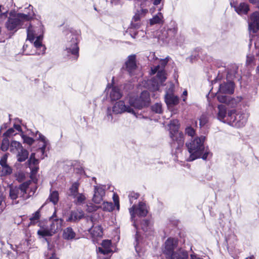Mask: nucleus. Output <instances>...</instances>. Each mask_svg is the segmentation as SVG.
Segmentation results:
<instances>
[{"mask_svg": "<svg viewBox=\"0 0 259 259\" xmlns=\"http://www.w3.org/2000/svg\"><path fill=\"white\" fill-rule=\"evenodd\" d=\"M205 140L204 136H201L186 143L189 154V156L186 158L187 161H192L200 158L206 160L211 157V154L208 148L204 146Z\"/></svg>", "mask_w": 259, "mask_h": 259, "instance_id": "nucleus-1", "label": "nucleus"}, {"mask_svg": "<svg viewBox=\"0 0 259 259\" xmlns=\"http://www.w3.org/2000/svg\"><path fill=\"white\" fill-rule=\"evenodd\" d=\"M167 62V58L161 60L159 65L151 69L152 73H157V74L155 77L151 79L145 81L143 85L145 88L151 91H156L159 90L160 85H163V83L166 79L164 68Z\"/></svg>", "mask_w": 259, "mask_h": 259, "instance_id": "nucleus-2", "label": "nucleus"}, {"mask_svg": "<svg viewBox=\"0 0 259 259\" xmlns=\"http://www.w3.org/2000/svg\"><path fill=\"white\" fill-rule=\"evenodd\" d=\"M39 32H36V28H33L30 25L27 29V39L29 40L32 44H33L34 47L36 49V52L32 53H26V55H40L45 53L46 47L42 44V40L43 39V26L41 24H39Z\"/></svg>", "mask_w": 259, "mask_h": 259, "instance_id": "nucleus-3", "label": "nucleus"}, {"mask_svg": "<svg viewBox=\"0 0 259 259\" xmlns=\"http://www.w3.org/2000/svg\"><path fill=\"white\" fill-rule=\"evenodd\" d=\"M130 104H125L123 100L116 102L112 108L108 107L106 111V115L105 119L109 122H114L112 116V113L115 114H122L124 112H128L135 114V112Z\"/></svg>", "mask_w": 259, "mask_h": 259, "instance_id": "nucleus-4", "label": "nucleus"}, {"mask_svg": "<svg viewBox=\"0 0 259 259\" xmlns=\"http://www.w3.org/2000/svg\"><path fill=\"white\" fill-rule=\"evenodd\" d=\"M55 214V212L54 214ZM54 215L50 218L45 228H41L37 231L38 235L42 237L50 236L61 230L63 220L55 218Z\"/></svg>", "mask_w": 259, "mask_h": 259, "instance_id": "nucleus-5", "label": "nucleus"}, {"mask_svg": "<svg viewBox=\"0 0 259 259\" xmlns=\"http://www.w3.org/2000/svg\"><path fill=\"white\" fill-rule=\"evenodd\" d=\"M29 18V16L24 14L18 13L12 16L11 13L5 23V27L8 30L15 32L21 27L24 21H27Z\"/></svg>", "mask_w": 259, "mask_h": 259, "instance_id": "nucleus-6", "label": "nucleus"}, {"mask_svg": "<svg viewBox=\"0 0 259 259\" xmlns=\"http://www.w3.org/2000/svg\"><path fill=\"white\" fill-rule=\"evenodd\" d=\"M248 117L247 113L241 112H237L235 110L233 109V113L229 124L237 128L243 127L246 123Z\"/></svg>", "mask_w": 259, "mask_h": 259, "instance_id": "nucleus-7", "label": "nucleus"}, {"mask_svg": "<svg viewBox=\"0 0 259 259\" xmlns=\"http://www.w3.org/2000/svg\"><path fill=\"white\" fill-rule=\"evenodd\" d=\"M150 102V95L148 91H143L138 98L131 97L128 103L135 108L141 109L147 105Z\"/></svg>", "mask_w": 259, "mask_h": 259, "instance_id": "nucleus-8", "label": "nucleus"}, {"mask_svg": "<svg viewBox=\"0 0 259 259\" xmlns=\"http://www.w3.org/2000/svg\"><path fill=\"white\" fill-rule=\"evenodd\" d=\"M29 185V182H24L19 187H11L10 189V197L15 200L19 197L24 198L26 190Z\"/></svg>", "mask_w": 259, "mask_h": 259, "instance_id": "nucleus-9", "label": "nucleus"}, {"mask_svg": "<svg viewBox=\"0 0 259 259\" xmlns=\"http://www.w3.org/2000/svg\"><path fill=\"white\" fill-rule=\"evenodd\" d=\"M217 118L220 121L229 124L233 110H227L225 105H220L218 106Z\"/></svg>", "mask_w": 259, "mask_h": 259, "instance_id": "nucleus-10", "label": "nucleus"}, {"mask_svg": "<svg viewBox=\"0 0 259 259\" xmlns=\"http://www.w3.org/2000/svg\"><path fill=\"white\" fill-rule=\"evenodd\" d=\"M71 40L68 41L66 45V51L67 53H71L74 56L75 59L78 57L79 47H78V40L75 35L71 34Z\"/></svg>", "mask_w": 259, "mask_h": 259, "instance_id": "nucleus-11", "label": "nucleus"}, {"mask_svg": "<svg viewBox=\"0 0 259 259\" xmlns=\"http://www.w3.org/2000/svg\"><path fill=\"white\" fill-rule=\"evenodd\" d=\"M129 211L132 220H134L136 214L143 217L146 216L148 212L146 204L142 202L139 203L138 207L134 205L129 209Z\"/></svg>", "mask_w": 259, "mask_h": 259, "instance_id": "nucleus-12", "label": "nucleus"}, {"mask_svg": "<svg viewBox=\"0 0 259 259\" xmlns=\"http://www.w3.org/2000/svg\"><path fill=\"white\" fill-rule=\"evenodd\" d=\"M177 245L178 243L176 240L173 238L167 239L164 244V247L163 249V253L166 259L178 249H177Z\"/></svg>", "mask_w": 259, "mask_h": 259, "instance_id": "nucleus-13", "label": "nucleus"}, {"mask_svg": "<svg viewBox=\"0 0 259 259\" xmlns=\"http://www.w3.org/2000/svg\"><path fill=\"white\" fill-rule=\"evenodd\" d=\"M170 137L173 142L171 146L176 149H179L184 143V135L181 132H175L174 134L170 133Z\"/></svg>", "mask_w": 259, "mask_h": 259, "instance_id": "nucleus-14", "label": "nucleus"}, {"mask_svg": "<svg viewBox=\"0 0 259 259\" xmlns=\"http://www.w3.org/2000/svg\"><path fill=\"white\" fill-rule=\"evenodd\" d=\"M250 31L255 33L259 30V12H255L251 14L248 21Z\"/></svg>", "mask_w": 259, "mask_h": 259, "instance_id": "nucleus-15", "label": "nucleus"}, {"mask_svg": "<svg viewBox=\"0 0 259 259\" xmlns=\"http://www.w3.org/2000/svg\"><path fill=\"white\" fill-rule=\"evenodd\" d=\"M105 195L104 186L101 185L94 186V194L93 201L96 204H100L103 201V197Z\"/></svg>", "mask_w": 259, "mask_h": 259, "instance_id": "nucleus-16", "label": "nucleus"}, {"mask_svg": "<svg viewBox=\"0 0 259 259\" xmlns=\"http://www.w3.org/2000/svg\"><path fill=\"white\" fill-rule=\"evenodd\" d=\"M107 94L111 101L117 100L122 97V93L119 88L115 86L107 87L106 89Z\"/></svg>", "mask_w": 259, "mask_h": 259, "instance_id": "nucleus-17", "label": "nucleus"}, {"mask_svg": "<svg viewBox=\"0 0 259 259\" xmlns=\"http://www.w3.org/2000/svg\"><path fill=\"white\" fill-rule=\"evenodd\" d=\"M234 91V84L232 81L224 82L220 84L219 92L222 94H232Z\"/></svg>", "mask_w": 259, "mask_h": 259, "instance_id": "nucleus-18", "label": "nucleus"}, {"mask_svg": "<svg viewBox=\"0 0 259 259\" xmlns=\"http://www.w3.org/2000/svg\"><path fill=\"white\" fill-rule=\"evenodd\" d=\"M136 57L135 55L128 56L127 60L125 63L126 69L131 75H133L134 71L136 68Z\"/></svg>", "mask_w": 259, "mask_h": 259, "instance_id": "nucleus-19", "label": "nucleus"}, {"mask_svg": "<svg viewBox=\"0 0 259 259\" xmlns=\"http://www.w3.org/2000/svg\"><path fill=\"white\" fill-rule=\"evenodd\" d=\"M165 102L168 106H172L178 104L179 98L171 92H166L165 95Z\"/></svg>", "mask_w": 259, "mask_h": 259, "instance_id": "nucleus-20", "label": "nucleus"}, {"mask_svg": "<svg viewBox=\"0 0 259 259\" xmlns=\"http://www.w3.org/2000/svg\"><path fill=\"white\" fill-rule=\"evenodd\" d=\"M84 217V213L81 209L72 211L70 216L67 220L68 222H75L81 219Z\"/></svg>", "mask_w": 259, "mask_h": 259, "instance_id": "nucleus-21", "label": "nucleus"}, {"mask_svg": "<svg viewBox=\"0 0 259 259\" xmlns=\"http://www.w3.org/2000/svg\"><path fill=\"white\" fill-rule=\"evenodd\" d=\"M188 257L187 252L184 249L180 248L173 252L167 259H187Z\"/></svg>", "mask_w": 259, "mask_h": 259, "instance_id": "nucleus-22", "label": "nucleus"}, {"mask_svg": "<svg viewBox=\"0 0 259 259\" xmlns=\"http://www.w3.org/2000/svg\"><path fill=\"white\" fill-rule=\"evenodd\" d=\"M102 247L98 248L99 252L103 254H107L111 252V242L109 240H104L102 241Z\"/></svg>", "mask_w": 259, "mask_h": 259, "instance_id": "nucleus-23", "label": "nucleus"}, {"mask_svg": "<svg viewBox=\"0 0 259 259\" xmlns=\"http://www.w3.org/2000/svg\"><path fill=\"white\" fill-rule=\"evenodd\" d=\"M76 233L71 227H67L65 229L63 232V237L68 240H72L75 238Z\"/></svg>", "mask_w": 259, "mask_h": 259, "instance_id": "nucleus-24", "label": "nucleus"}, {"mask_svg": "<svg viewBox=\"0 0 259 259\" xmlns=\"http://www.w3.org/2000/svg\"><path fill=\"white\" fill-rule=\"evenodd\" d=\"M38 135V137L37 139L42 142L43 144L40 148H39L38 151L41 152L43 155L45 153V149L46 148L48 144V141L46 139V137L42 135L41 133L37 132L36 135Z\"/></svg>", "mask_w": 259, "mask_h": 259, "instance_id": "nucleus-25", "label": "nucleus"}, {"mask_svg": "<svg viewBox=\"0 0 259 259\" xmlns=\"http://www.w3.org/2000/svg\"><path fill=\"white\" fill-rule=\"evenodd\" d=\"M235 9L239 14H245L249 11V6L247 4L242 3L238 6L235 7Z\"/></svg>", "mask_w": 259, "mask_h": 259, "instance_id": "nucleus-26", "label": "nucleus"}, {"mask_svg": "<svg viewBox=\"0 0 259 259\" xmlns=\"http://www.w3.org/2000/svg\"><path fill=\"white\" fill-rule=\"evenodd\" d=\"M89 231L93 237H101L102 236V229L100 226H97L95 227H93L89 229Z\"/></svg>", "mask_w": 259, "mask_h": 259, "instance_id": "nucleus-27", "label": "nucleus"}, {"mask_svg": "<svg viewBox=\"0 0 259 259\" xmlns=\"http://www.w3.org/2000/svg\"><path fill=\"white\" fill-rule=\"evenodd\" d=\"M79 183L77 182L73 183L69 189L68 195L71 197L75 196L78 193Z\"/></svg>", "mask_w": 259, "mask_h": 259, "instance_id": "nucleus-28", "label": "nucleus"}, {"mask_svg": "<svg viewBox=\"0 0 259 259\" xmlns=\"http://www.w3.org/2000/svg\"><path fill=\"white\" fill-rule=\"evenodd\" d=\"M23 147L22 146L20 142H18L16 141H12L10 144V151L14 153H16L22 149Z\"/></svg>", "mask_w": 259, "mask_h": 259, "instance_id": "nucleus-29", "label": "nucleus"}, {"mask_svg": "<svg viewBox=\"0 0 259 259\" xmlns=\"http://www.w3.org/2000/svg\"><path fill=\"white\" fill-rule=\"evenodd\" d=\"M73 198L74 199V203L78 205L84 204L86 200V196L83 193H79Z\"/></svg>", "mask_w": 259, "mask_h": 259, "instance_id": "nucleus-30", "label": "nucleus"}, {"mask_svg": "<svg viewBox=\"0 0 259 259\" xmlns=\"http://www.w3.org/2000/svg\"><path fill=\"white\" fill-rule=\"evenodd\" d=\"M28 156V152L22 148L17 153L18 160L20 162L24 161Z\"/></svg>", "mask_w": 259, "mask_h": 259, "instance_id": "nucleus-31", "label": "nucleus"}, {"mask_svg": "<svg viewBox=\"0 0 259 259\" xmlns=\"http://www.w3.org/2000/svg\"><path fill=\"white\" fill-rule=\"evenodd\" d=\"M163 15L161 13L159 12L157 15L150 20V25L159 24L162 22Z\"/></svg>", "mask_w": 259, "mask_h": 259, "instance_id": "nucleus-32", "label": "nucleus"}, {"mask_svg": "<svg viewBox=\"0 0 259 259\" xmlns=\"http://www.w3.org/2000/svg\"><path fill=\"white\" fill-rule=\"evenodd\" d=\"M142 17L140 13H137L134 16L132 21V25L135 28H138L140 25V21L141 18Z\"/></svg>", "mask_w": 259, "mask_h": 259, "instance_id": "nucleus-33", "label": "nucleus"}, {"mask_svg": "<svg viewBox=\"0 0 259 259\" xmlns=\"http://www.w3.org/2000/svg\"><path fill=\"white\" fill-rule=\"evenodd\" d=\"M49 200L54 204H56L59 200V193L57 191H52L49 196L48 200Z\"/></svg>", "mask_w": 259, "mask_h": 259, "instance_id": "nucleus-34", "label": "nucleus"}, {"mask_svg": "<svg viewBox=\"0 0 259 259\" xmlns=\"http://www.w3.org/2000/svg\"><path fill=\"white\" fill-rule=\"evenodd\" d=\"M177 32V28L174 27L172 28H168L166 31L165 32V34L164 35H166V37L167 38H169L171 39L174 38Z\"/></svg>", "mask_w": 259, "mask_h": 259, "instance_id": "nucleus-35", "label": "nucleus"}, {"mask_svg": "<svg viewBox=\"0 0 259 259\" xmlns=\"http://www.w3.org/2000/svg\"><path fill=\"white\" fill-rule=\"evenodd\" d=\"M12 172V168L8 165L2 166V169L0 171L1 176H5L9 175Z\"/></svg>", "mask_w": 259, "mask_h": 259, "instance_id": "nucleus-36", "label": "nucleus"}, {"mask_svg": "<svg viewBox=\"0 0 259 259\" xmlns=\"http://www.w3.org/2000/svg\"><path fill=\"white\" fill-rule=\"evenodd\" d=\"M101 207L105 211H111L114 208V205L111 202H104Z\"/></svg>", "mask_w": 259, "mask_h": 259, "instance_id": "nucleus-37", "label": "nucleus"}, {"mask_svg": "<svg viewBox=\"0 0 259 259\" xmlns=\"http://www.w3.org/2000/svg\"><path fill=\"white\" fill-rule=\"evenodd\" d=\"M40 218V212L38 210L34 213L32 214V216L30 218V223L34 224L36 223Z\"/></svg>", "mask_w": 259, "mask_h": 259, "instance_id": "nucleus-38", "label": "nucleus"}, {"mask_svg": "<svg viewBox=\"0 0 259 259\" xmlns=\"http://www.w3.org/2000/svg\"><path fill=\"white\" fill-rule=\"evenodd\" d=\"M152 110L156 113L162 112V105L160 103H156L151 107Z\"/></svg>", "mask_w": 259, "mask_h": 259, "instance_id": "nucleus-39", "label": "nucleus"}, {"mask_svg": "<svg viewBox=\"0 0 259 259\" xmlns=\"http://www.w3.org/2000/svg\"><path fill=\"white\" fill-rule=\"evenodd\" d=\"M22 139L23 140V143H26L29 145H31L34 140L32 138L29 137L27 136L26 135H21Z\"/></svg>", "mask_w": 259, "mask_h": 259, "instance_id": "nucleus-40", "label": "nucleus"}, {"mask_svg": "<svg viewBox=\"0 0 259 259\" xmlns=\"http://www.w3.org/2000/svg\"><path fill=\"white\" fill-rule=\"evenodd\" d=\"M9 140L7 138L4 139L2 142L1 149L3 151H7L9 148Z\"/></svg>", "mask_w": 259, "mask_h": 259, "instance_id": "nucleus-41", "label": "nucleus"}, {"mask_svg": "<svg viewBox=\"0 0 259 259\" xmlns=\"http://www.w3.org/2000/svg\"><path fill=\"white\" fill-rule=\"evenodd\" d=\"M207 121H208V117L207 116V115H205V114L202 115L200 116V119H199L200 126L201 127V126L205 125L206 124V123L207 122Z\"/></svg>", "mask_w": 259, "mask_h": 259, "instance_id": "nucleus-42", "label": "nucleus"}, {"mask_svg": "<svg viewBox=\"0 0 259 259\" xmlns=\"http://www.w3.org/2000/svg\"><path fill=\"white\" fill-rule=\"evenodd\" d=\"M28 161L30 165L31 164L35 165L38 164V160L35 158V154L34 153H31Z\"/></svg>", "mask_w": 259, "mask_h": 259, "instance_id": "nucleus-43", "label": "nucleus"}, {"mask_svg": "<svg viewBox=\"0 0 259 259\" xmlns=\"http://www.w3.org/2000/svg\"><path fill=\"white\" fill-rule=\"evenodd\" d=\"M185 133L189 136L193 137L195 134V131L191 126H188L185 129Z\"/></svg>", "mask_w": 259, "mask_h": 259, "instance_id": "nucleus-44", "label": "nucleus"}, {"mask_svg": "<svg viewBox=\"0 0 259 259\" xmlns=\"http://www.w3.org/2000/svg\"><path fill=\"white\" fill-rule=\"evenodd\" d=\"M218 99L219 102L226 103L228 101V98L226 95H221L220 93L218 95Z\"/></svg>", "mask_w": 259, "mask_h": 259, "instance_id": "nucleus-45", "label": "nucleus"}, {"mask_svg": "<svg viewBox=\"0 0 259 259\" xmlns=\"http://www.w3.org/2000/svg\"><path fill=\"white\" fill-rule=\"evenodd\" d=\"M149 222L147 220H144L141 223V227L144 231H147L148 230Z\"/></svg>", "mask_w": 259, "mask_h": 259, "instance_id": "nucleus-46", "label": "nucleus"}, {"mask_svg": "<svg viewBox=\"0 0 259 259\" xmlns=\"http://www.w3.org/2000/svg\"><path fill=\"white\" fill-rule=\"evenodd\" d=\"M139 196V195L137 193H136L135 192L131 193V194L128 196L130 203L132 204L133 203V201L134 200H136L137 199H138Z\"/></svg>", "mask_w": 259, "mask_h": 259, "instance_id": "nucleus-47", "label": "nucleus"}, {"mask_svg": "<svg viewBox=\"0 0 259 259\" xmlns=\"http://www.w3.org/2000/svg\"><path fill=\"white\" fill-rule=\"evenodd\" d=\"M113 201L114 202V205L117 207V209H119V198L117 194H114L113 196Z\"/></svg>", "mask_w": 259, "mask_h": 259, "instance_id": "nucleus-48", "label": "nucleus"}, {"mask_svg": "<svg viewBox=\"0 0 259 259\" xmlns=\"http://www.w3.org/2000/svg\"><path fill=\"white\" fill-rule=\"evenodd\" d=\"M8 158V155L5 154L1 158L0 160V165L2 166L7 165V160Z\"/></svg>", "mask_w": 259, "mask_h": 259, "instance_id": "nucleus-49", "label": "nucleus"}, {"mask_svg": "<svg viewBox=\"0 0 259 259\" xmlns=\"http://www.w3.org/2000/svg\"><path fill=\"white\" fill-rule=\"evenodd\" d=\"M98 208V207L91 203L87 205V210L89 212H93L96 211Z\"/></svg>", "mask_w": 259, "mask_h": 259, "instance_id": "nucleus-50", "label": "nucleus"}, {"mask_svg": "<svg viewBox=\"0 0 259 259\" xmlns=\"http://www.w3.org/2000/svg\"><path fill=\"white\" fill-rule=\"evenodd\" d=\"M14 130L11 128L9 129L5 133H4V135L6 137H10L14 135Z\"/></svg>", "mask_w": 259, "mask_h": 259, "instance_id": "nucleus-51", "label": "nucleus"}, {"mask_svg": "<svg viewBox=\"0 0 259 259\" xmlns=\"http://www.w3.org/2000/svg\"><path fill=\"white\" fill-rule=\"evenodd\" d=\"M170 126H173L175 128H178L179 125V121L177 119L170 121L169 124Z\"/></svg>", "mask_w": 259, "mask_h": 259, "instance_id": "nucleus-52", "label": "nucleus"}, {"mask_svg": "<svg viewBox=\"0 0 259 259\" xmlns=\"http://www.w3.org/2000/svg\"><path fill=\"white\" fill-rule=\"evenodd\" d=\"M4 201V197L1 193H0V213L2 212L4 210V207L2 206V203Z\"/></svg>", "mask_w": 259, "mask_h": 259, "instance_id": "nucleus-53", "label": "nucleus"}, {"mask_svg": "<svg viewBox=\"0 0 259 259\" xmlns=\"http://www.w3.org/2000/svg\"><path fill=\"white\" fill-rule=\"evenodd\" d=\"M253 56H247V59H246V63L248 64H251L253 60Z\"/></svg>", "mask_w": 259, "mask_h": 259, "instance_id": "nucleus-54", "label": "nucleus"}, {"mask_svg": "<svg viewBox=\"0 0 259 259\" xmlns=\"http://www.w3.org/2000/svg\"><path fill=\"white\" fill-rule=\"evenodd\" d=\"M142 9L141 10V13H140L142 16H144L145 14H146L148 12V10L145 7H143V6H141Z\"/></svg>", "mask_w": 259, "mask_h": 259, "instance_id": "nucleus-55", "label": "nucleus"}, {"mask_svg": "<svg viewBox=\"0 0 259 259\" xmlns=\"http://www.w3.org/2000/svg\"><path fill=\"white\" fill-rule=\"evenodd\" d=\"M50 253L51 254V256L50 257H48L46 259H58L56 255H55V253L53 252V251L51 250Z\"/></svg>", "mask_w": 259, "mask_h": 259, "instance_id": "nucleus-56", "label": "nucleus"}, {"mask_svg": "<svg viewBox=\"0 0 259 259\" xmlns=\"http://www.w3.org/2000/svg\"><path fill=\"white\" fill-rule=\"evenodd\" d=\"M187 91H184L183 92V95H182V96H183V100L184 101H185L186 99V96H187Z\"/></svg>", "mask_w": 259, "mask_h": 259, "instance_id": "nucleus-57", "label": "nucleus"}, {"mask_svg": "<svg viewBox=\"0 0 259 259\" xmlns=\"http://www.w3.org/2000/svg\"><path fill=\"white\" fill-rule=\"evenodd\" d=\"M242 100V98L240 97H237L236 99H234V100L235 101V103H239Z\"/></svg>", "mask_w": 259, "mask_h": 259, "instance_id": "nucleus-58", "label": "nucleus"}, {"mask_svg": "<svg viewBox=\"0 0 259 259\" xmlns=\"http://www.w3.org/2000/svg\"><path fill=\"white\" fill-rule=\"evenodd\" d=\"M14 127L18 131H20L21 130V127L19 125H14Z\"/></svg>", "mask_w": 259, "mask_h": 259, "instance_id": "nucleus-59", "label": "nucleus"}, {"mask_svg": "<svg viewBox=\"0 0 259 259\" xmlns=\"http://www.w3.org/2000/svg\"><path fill=\"white\" fill-rule=\"evenodd\" d=\"M249 2L252 4H256L258 2V0H249Z\"/></svg>", "mask_w": 259, "mask_h": 259, "instance_id": "nucleus-60", "label": "nucleus"}, {"mask_svg": "<svg viewBox=\"0 0 259 259\" xmlns=\"http://www.w3.org/2000/svg\"><path fill=\"white\" fill-rule=\"evenodd\" d=\"M253 258H254V256L253 255L251 256H250V257L246 258V259H253Z\"/></svg>", "mask_w": 259, "mask_h": 259, "instance_id": "nucleus-61", "label": "nucleus"}, {"mask_svg": "<svg viewBox=\"0 0 259 259\" xmlns=\"http://www.w3.org/2000/svg\"><path fill=\"white\" fill-rule=\"evenodd\" d=\"M256 71H257V73L259 75V65L257 67Z\"/></svg>", "mask_w": 259, "mask_h": 259, "instance_id": "nucleus-62", "label": "nucleus"}, {"mask_svg": "<svg viewBox=\"0 0 259 259\" xmlns=\"http://www.w3.org/2000/svg\"><path fill=\"white\" fill-rule=\"evenodd\" d=\"M27 47V45H24L23 46V49L24 50H25L26 48Z\"/></svg>", "mask_w": 259, "mask_h": 259, "instance_id": "nucleus-63", "label": "nucleus"}, {"mask_svg": "<svg viewBox=\"0 0 259 259\" xmlns=\"http://www.w3.org/2000/svg\"><path fill=\"white\" fill-rule=\"evenodd\" d=\"M258 8H259V2H258Z\"/></svg>", "mask_w": 259, "mask_h": 259, "instance_id": "nucleus-64", "label": "nucleus"}]
</instances>
